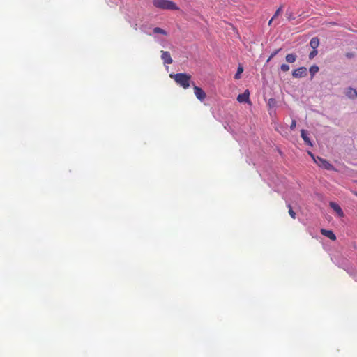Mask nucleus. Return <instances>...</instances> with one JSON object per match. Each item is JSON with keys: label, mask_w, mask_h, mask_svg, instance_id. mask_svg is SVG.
<instances>
[{"label": "nucleus", "mask_w": 357, "mask_h": 357, "mask_svg": "<svg viewBox=\"0 0 357 357\" xmlns=\"http://www.w3.org/2000/svg\"><path fill=\"white\" fill-rule=\"evenodd\" d=\"M314 162L320 167L324 168L326 170H335V167L329 163L326 160L321 158L320 157H317V158H314Z\"/></svg>", "instance_id": "obj_3"}, {"label": "nucleus", "mask_w": 357, "mask_h": 357, "mask_svg": "<svg viewBox=\"0 0 357 357\" xmlns=\"http://www.w3.org/2000/svg\"><path fill=\"white\" fill-rule=\"evenodd\" d=\"M194 93L197 98L200 101L204 100V99L206 97V94L204 91V90L202 88L197 86L195 85L194 86Z\"/></svg>", "instance_id": "obj_5"}, {"label": "nucleus", "mask_w": 357, "mask_h": 357, "mask_svg": "<svg viewBox=\"0 0 357 357\" xmlns=\"http://www.w3.org/2000/svg\"><path fill=\"white\" fill-rule=\"evenodd\" d=\"M329 206L331 208H333L338 215L339 217H343L344 213L341 208V207L336 203L333 202H331L329 203Z\"/></svg>", "instance_id": "obj_8"}, {"label": "nucleus", "mask_w": 357, "mask_h": 357, "mask_svg": "<svg viewBox=\"0 0 357 357\" xmlns=\"http://www.w3.org/2000/svg\"><path fill=\"white\" fill-rule=\"evenodd\" d=\"M287 207L289 208V214L293 219H295L296 213L293 211L291 206L290 204H288Z\"/></svg>", "instance_id": "obj_18"}, {"label": "nucleus", "mask_w": 357, "mask_h": 357, "mask_svg": "<svg viewBox=\"0 0 357 357\" xmlns=\"http://www.w3.org/2000/svg\"><path fill=\"white\" fill-rule=\"evenodd\" d=\"M153 31L154 33H160V34H162L164 36L167 35V32L165 30H164L163 29L160 28V27H155L153 29Z\"/></svg>", "instance_id": "obj_15"}, {"label": "nucleus", "mask_w": 357, "mask_h": 357, "mask_svg": "<svg viewBox=\"0 0 357 357\" xmlns=\"http://www.w3.org/2000/svg\"><path fill=\"white\" fill-rule=\"evenodd\" d=\"M154 7L169 10H178L179 7L172 1L170 0H153Z\"/></svg>", "instance_id": "obj_2"}, {"label": "nucleus", "mask_w": 357, "mask_h": 357, "mask_svg": "<svg viewBox=\"0 0 357 357\" xmlns=\"http://www.w3.org/2000/svg\"><path fill=\"white\" fill-rule=\"evenodd\" d=\"M296 120L293 119L291 121V123L290 125V129L294 130L296 128Z\"/></svg>", "instance_id": "obj_24"}, {"label": "nucleus", "mask_w": 357, "mask_h": 357, "mask_svg": "<svg viewBox=\"0 0 357 357\" xmlns=\"http://www.w3.org/2000/svg\"><path fill=\"white\" fill-rule=\"evenodd\" d=\"M280 69L282 72H287L289 70L290 68L287 64L283 63L281 65Z\"/></svg>", "instance_id": "obj_21"}, {"label": "nucleus", "mask_w": 357, "mask_h": 357, "mask_svg": "<svg viewBox=\"0 0 357 357\" xmlns=\"http://www.w3.org/2000/svg\"><path fill=\"white\" fill-rule=\"evenodd\" d=\"M243 68L242 66H238L236 73L234 75V78L236 79H238L240 78L241 74L243 73Z\"/></svg>", "instance_id": "obj_17"}, {"label": "nucleus", "mask_w": 357, "mask_h": 357, "mask_svg": "<svg viewBox=\"0 0 357 357\" xmlns=\"http://www.w3.org/2000/svg\"><path fill=\"white\" fill-rule=\"evenodd\" d=\"M273 20H274V19H273V17H272V18L269 20V22H268V24L269 26L272 24V22H273Z\"/></svg>", "instance_id": "obj_27"}, {"label": "nucleus", "mask_w": 357, "mask_h": 357, "mask_svg": "<svg viewBox=\"0 0 357 357\" xmlns=\"http://www.w3.org/2000/svg\"><path fill=\"white\" fill-rule=\"evenodd\" d=\"M296 57L295 54H288L285 57V60L288 63H294L296 61Z\"/></svg>", "instance_id": "obj_14"}, {"label": "nucleus", "mask_w": 357, "mask_h": 357, "mask_svg": "<svg viewBox=\"0 0 357 357\" xmlns=\"http://www.w3.org/2000/svg\"><path fill=\"white\" fill-rule=\"evenodd\" d=\"M308 154L312 158L313 160H314V158H316L314 157V155L310 151H308Z\"/></svg>", "instance_id": "obj_26"}, {"label": "nucleus", "mask_w": 357, "mask_h": 357, "mask_svg": "<svg viewBox=\"0 0 357 357\" xmlns=\"http://www.w3.org/2000/svg\"><path fill=\"white\" fill-rule=\"evenodd\" d=\"M320 231L322 235L330 238L331 240H332V241L336 240V236H335V234L331 230L321 229Z\"/></svg>", "instance_id": "obj_9"}, {"label": "nucleus", "mask_w": 357, "mask_h": 357, "mask_svg": "<svg viewBox=\"0 0 357 357\" xmlns=\"http://www.w3.org/2000/svg\"><path fill=\"white\" fill-rule=\"evenodd\" d=\"M317 50L316 49H313V50L309 54V59H312L314 56H317Z\"/></svg>", "instance_id": "obj_22"}, {"label": "nucleus", "mask_w": 357, "mask_h": 357, "mask_svg": "<svg viewBox=\"0 0 357 357\" xmlns=\"http://www.w3.org/2000/svg\"><path fill=\"white\" fill-rule=\"evenodd\" d=\"M319 40L317 37H314L310 40V47L315 50L319 47Z\"/></svg>", "instance_id": "obj_12"}, {"label": "nucleus", "mask_w": 357, "mask_h": 357, "mask_svg": "<svg viewBox=\"0 0 357 357\" xmlns=\"http://www.w3.org/2000/svg\"><path fill=\"white\" fill-rule=\"evenodd\" d=\"M285 16H286L287 20H289V21H291V20H293L295 19L294 14H293L292 11H291V10H287V12L285 13Z\"/></svg>", "instance_id": "obj_16"}, {"label": "nucleus", "mask_w": 357, "mask_h": 357, "mask_svg": "<svg viewBox=\"0 0 357 357\" xmlns=\"http://www.w3.org/2000/svg\"><path fill=\"white\" fill-rule=\"evenodd\" d=\"M346 95L348 96V98L351 99H355L357 98V91L353 88H348L347 90Z\"/></svg>", "instance_id": "obj_10"}, {"label": "nucleus", "mask_w": 357, "mask_h": 357, "mask_svg": "<svg viewBox=\"0 0 357 357\" xmlns=\"http://www.w3.org/2000/svg\"><path fill=\"white\" fill-rule=\"evenodd\" d=\"M307 70L305 67H300L296 69H295L292 72V76L294 78H302L307 76Z\"/></svg>", "instance_id": "obj_4"}, {"label": "nucleus", "mask_w": 357, "mask_h": 357, "mask_svg": "<svg viewBox=\"0 0 357 357\" xmlns=\"http://www.w3.org/2000/svg\"><path fill=\"white\" fill-rule=\"evenodd\" d=\"M170 77L174 79L176 83L186 89L190 86L191 75L187 73L170 74Z\"/></svg>", "instance_id": "obj_1"}, {"label": "nucleus", "mask_w": 357, "mask_h": 357, "mask_svg": "<svg viewBox=\"0 0 357 357\" xmlns=\"http://www.w3.org/2000/svg\"><path fill=\"white\" fill-rule=\"evenodd\" d=\"M283 6H280L275 11V14L273 16V19H275L282 12Z\"/></svg>", "instance_id": "obj_19"}, {"label": "nucleus", "mask_w": 357, "mask_h": 357, "mask_svg": "<svg viewBox=\"0 0 357 357\" xmlns=\"http://www.w3.org/2000/svg\"><path fill=\"white\" fill-rule=\"evenodd\" d=\"M319 68L316 65H313L312 66L310 69H309V71H310V76H311V79H313L314 75L318 73Z\"/></svg>", "instance_id": "obj_13"}, {"label": "nucleus", "mask_w": 357, "mask_h": 357, "mask_svg": "<svg viewBox=\"0 0 357 357\" xmlns=\"http://www.w3.org/2000/svg\"><path fill=\"white\" fill-rule=\"evenodd\" d=\"M301 136L303 138V139L304 140L305 144H308L310 146H312V144L310 138L307 136V132L305 130H303V129L301 130Z\"/></svg>", "instance_id": "obj_11"}, {"label": "nucleus", "mask_w": 357, "mask_h": 357, "mask_svg": "<svg viewBox=\"0 0 357 357\" xmlns=\"http://www.w3.org/2000/svg\"><path fill=\"white\" fill-rule=\"evenodd\" d=\"M250 93L248 90H245L244 93H241L237 97V100L239 102H249L250 98H249Z\"/></svg>", "instance_id": "obj_7"}, {"label": "nucleus", "mask_w": 357, "mask_h": 357, "mask_svg": "<svg viewBox=\"0 0 357 357\" xmlns=\"http://www.w3.org/2000/svg\"><path fill=\"white\" fill-rule=\"evenodd\" d=\"M161 59L165 64H172L173 62L170 53L167 51H161Z\"/></svg>", "instance_id": "obj_6"}, {"label": "nucleus", "mask_w": 357, "mask_h": 357, "mask_svg": "<svg viewBox=\"0 0 357 357\" xmlns=\"http://www.w3.org/2000/svg\"><path fill=\"white\" fill-rule=\"evenodd\" d=\"M346 57L349 58V59H351V58H353L354 56V53L353 52H347L346 54H345Z\"/></svg>", "instance_id": "obj_25"}, {"label": "nucleus", "mask_w": 357, "mask_h": 357, "mask_svg": "<svg viewBox=\"0 0 357 357\" xmlns=\"http://www.w3.org/2000/svg\"><path fill=\"white\" fill-rule=\"evenodd\" d=\"M280 50L281 49L280 48L275 50L273 53H271L269 58L267 59V62H269Z\"/></svg>", "instance_id": "obj_20"}, {"label": "nucleus", "mask_w": 357, "mask_h": 357, "mask_svg": "<svg viewBox=\"0 0 357 357\" xmlns=\"http://www.w3.org/2000/svg\"><path fill=\"white\" fill-rule=\"evenodd\" d=\"M357 196V192H354Z\"/></svg>", "instance_id": "obj_28"}, {"label": "nucleus", "mask_w": 357, "mask_h": 357, "mask_svg": "<svg viewBox=\"0 0 357 357\" xmlns=\"http://www.w3.org/2000/svg\"><path fill=\"white\" fill-rule=\"evenodd\" d=\"M276 103V101L274 98H270L268 102V105L269 107H273L275 106Z\"/></svg>", "instance_id": "obj_23"}]
</instances>
